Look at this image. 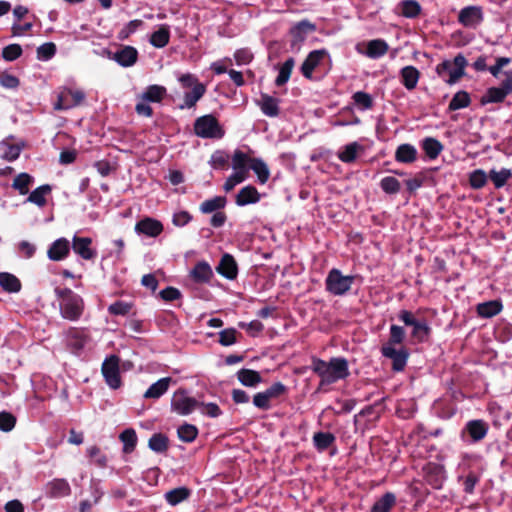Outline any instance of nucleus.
Masks as SVG:
<instances>
[{
  "label": "nucleus",
  "instance_id": "f257e3e1",
  "mask_svg": "<svg viewBox=\"0 0 512 512\" xmlns=\"http://www.w3.org/2000/svg\"><path fill=\"white\" fill-rule=\"evenodd\" d=\"M311 369L320 378V387L333 384L349 376L348 362L343 357H334L329 361L313 358Z\"/></svg>",
  "mask_w": 512,
  "mask_h": 512
},
{
  "label": "nucleus",
  "instance_id": "f03ea898",
  "mask_svg": "<svg viewBox=\"0 0 512 512\" xmlns=\"http://www.w3.org/2000/svg\"><path fill=\"white\" fill-rule=\"evenodd\" d=\"M55 294L59 299V308L62 318L69 321H78L85 308L83 298L69 288H56Z\"/></svg>",
  "mask_w": 512,
  "mask_h": 512
},
{
  "label": "nucleus",
  "instance_id": "7ed1b4c3",
  "mask_svg": "<svg viewBox=\"0 0 512 512\" xmlns=\"http://www.w3.org/2000/svg\"><path fill=\"white\" fill-rule=\"evenodd\" d=\"M466 65V58L462 54H458L453 61L444 60L439 63L435 70L438 76L443 78L447 84L453 85L464 76Z\"/></svg>",
  "mask_w": 512,
  "mask_h": 512
},
{
  "label": "nucleus",
  "instance_id": "20e7f679",
  "mask_svg": "<svg viewBox=\"0 0 512 512\" xmlns=\"http://www.w3.org/2000/svg\"><path fill=\"white\" fill-rule=\"evenodd\" d=\"M194 133L203 139H221L225 130L212 114L198 117L194 122Z\"/></svg>",
  "mask_w": 512,
  "mask_h": 512
},
{
  "label": "nucleus",
  "instance_id": "39448f33",
  "mask_svg": "<svg viewBox=\"0 0 512 512\" xmlns=\"http://www.w3.org/2000/svg\"><path fill=\"white\" fill-rule=\"evenodd\" d=\"M354 282V276H344L340 270L334 268L325 280L326 289L335 296L344 295L348 292Z\"/></svg>",
  "mask_w": 512,
  "mask_h": 512
},
{
  "label": "nucleus",
  "instance_id": "423d86ee",
  "mask_svg": "<svg viewBox=\"0 0 512 512\" xmlns=\"http://www.w3.org/2000/svg\"><path fill=\"white\" fill-rule=\"evenodd\" d=\"M199 407V402L190 397L184 389H178L171 398V410L178 415L186 416Z\"/></svg>",
  "mask_w": 512,
  "mask_h": 512
},
{
  "label": "nucleus",
  "instance_id": "0eeeda50",
  "mask_svg": "<svg viewBox=\"0 0 512 512\" xmlns=\"http://www.w3.org/2000/svg\"><path fill=\"white\" fill-rule=\"evenodd\" d=\"M85 93L80 89L62 88L54 104L55 110H68L79 106L85 100Z\"/></svg>",
  "mask_w": 512,
  "mask_h": 512
},
{
  "label": "nucleus",
  "instance_id": "6e6552de",
  "mask_svg": "<svg viewBox=\"0 0 512 512\" xmlns=\"http://www.w3.org/2000/svg\"><path fill=\"white\" fill-rule=\"evenodd\" d=\"M119 362L120 359L116 355H111L104 360L101 367L106 384L114 390L122 385Z\"/></svg>",
  "mask_w": 512,
  "mask_h": 512
},
{
  "label": "nucleus",
  "instance_id": "1a4fd4ad",
  "mask_svg": "<svg viewBox=\"0 0 512 512\" xmlns=\"http://www.w3.org/2000/svg\"><path fill=\"white\" fill-rule=\"evenodd\" d=\"M92 239L90 237H81L74 235L71 242L73 252L83 260H94L97 256V251L92 247Z\"/></svg>",
  "mask_w": 512,
  "mask_h": 512
},
{
  "label": "nucleus",
  "instance_id": "9d476101",
  "mask_svg": "<svg viewBox=\"0 0 512 512\" xmlns=\"http://www.w3.org/2000/svg\"><path fill=\"white\" fill-rule=\"evenodd\" d=\"M25 147V142L16 140L14 136H8L0 142L1 157L8 161H15Z\"/></svg>",
  "mask_w": 512,
  "mask_h": 512
},
{
  "label": "nucleus",
  "instance_id": "9b49d317",
  "mask_svg": "<svg viewBox=\"0 0 512 512\" xmlns=\"http://www.w3.org/2000/svg\"><path fill=\"white\" fill-rule=\"evenodd\" d=\"M381 353L384 357L392 360L394 371L400 372L405 368L409 353L404 347L396 349L395 347L382 346Z\"/></svg>",
  "mask_w": 512,
  "mask_h": 512
},
{
  "label": "nucleus",
  "instance_id": "f8f14e48",
  "mask_svg": "<svg viewBox=\"0 0 512 512\" xmlns=\"http://www.w3.org/2000/svg\"><path fill=\"white\" fill-rule=\"evenodd\" d=\"M458 21L464 27L476 28L483 21V12L479 6H467L460 10Z\"/></svg>",
  "mask_w": 512,
  "mask_h": 512
},
{
  "label": "nucleus",
  "instance_id": "ddd939ff",
  "mask_svg": "<svg viewBox=\"0 0 512 512\" xmlns=\"http://www.w3.org/2000/svg\"><path fill=\"white\" fill-rule=\"evenodd\" d=\"M109 58L122 67H131L138 60V51L135 47L125 45L114 53H109Z\"/></svg>",
  "mask_w": 512,
  "mask_h": 512
},
{
  "label": "nucleus",
  "instance_id": "4468645a",
  "mask_svg": "<svg viewBox=\"0 0 512 512\" xmlns=\"http://www.w3.org/2000/svg\"><path fill=\"white\" fill-rule=\"evenodd\" d=\"M71 250V243L67 238L61 237L53 241L48 250H47V257L51 261L59 262L65 260Z\"/></svg>",
  "mask_w": 512,
  "mask_h": 512
},
{
  "label": "nucleus",
  "instance_id": "2eb2a0df",
  "mask_svg": "<svg viewBox=\"0 0 512 512\" xmlns=\"http://www.w3.org/2000/svg\"><path fill=\"white\" fill-rule=\"evenodd\" d=\"M163 230L164 227L161 221L152 217H145L135 225V232L137 234H143L152 238L158 237Z\"/></svg>",
  "mask_w": 512,
  "mask_h": 512
},
{
  "label": "nucleus",
  "instance_id": "dca6fc26",
  "mask_svg": "<svg viewBox=\"0 0 512 512\" xmlns=\"http://www.w3.org/2000/svg\"><path fill=\"white\" fill-rule=\"evenodd\" d=\"M71 494L70 484L66 479L55 478L45 485V495L48 498H62Z\"/></svg>",
  "mask_w": 512,
  "mask_h": 512
},
{
  "label": "nucleus",
  "instance_id": "f3484780",
  "mask_svg": "<svg viewBox=\"0 0 512 512\" xmlns=\"http://www.w3.org/2000/svg\"><path fill=\"white\" fill-rule=\"evenodd\" d=\"M389 50L388 43L383 39H373L366 43V49L363 51L357 47L359 53L364 54L368 58L378 59L384 56Z\"/></svg>",
  "mask_w": 512,
  "mask_h": 512
},
{
  "label": "nucleus",
  "instance_id": "a211bd4d",
  "mask_svg": "<svg viewBox=\"0 0 512 512\" xmlns=\"http://www.w3.org/2000/svg\"><path fill=\"white\" fill-rule=\"evenodd\" d=\"M280 100L276 97L262 93L260 98L256 100V105L260 108L262 113L268 117H277L280 113L279 108Z\"/></svg>",
  "mask_w": 512,
  "mask_h": 512
},
{
  "label": "nucleus",
  "instance_id": "6ab92c4d",
  "mask_svg": "<svg viewBox=\"0 0 512 512\" xmlns=\"http://www.w3.org/2000/svg\"><path fill=\"white\" fill-rule=\"evenodd\" d=\"M326 55L327 53L324 50H314L310 52L301 66L303 76L307 79H311L313 71L320 65Z\"/></svg>",
  "mask_w": 512,
  "mask_h": 512
},
{
  "label": "nucleus",
  "instance_id": "aec40b11",
  "mask_svg": "<svg viewBox=\"0 0 512 512\" xmlns=\"http://www.w3.org/2000/svg\"><path fill=\"white\" fill-rule=\"evenodd\" d=\"M260 199L261 196L258 190L252 185H247L239 190L236 195L235 203L237 206H246L249 204H255L259 202Z\"/></svg>",
  "mask_w": 512,
  "mask_h": 512
},
{
  "label": "nucleus",
  "instance_id": "412c9836",
  "mask_svg": "<svg viewBox=\"0 0 512 512\" xmlns=\"http://www.w3.org/2000/svg\"><path fill=\"white\" fill-rule=\"evenodd\" d=\"M66 335L69 346L76 353L81 351L88 341V335L83 329L70 328Z\"/></svg>",
  "mask_w": 512,
  "mask_h": 512
},
{
  "label": "nucleus",
  "instance_id": "4be33fe9",
  "mask_svg": "<svg viewBox=\"0 0 512 512\" xmlns=\"http://www.w3.org/2000/svg\"><path fill=\"white\" fill-rule=\"evenodd\" d=\"M251 160L252 158L243 151L235 150L232 156V169L234 173L245 175L248 178Z\"/></svg>",
  "mask_w": 512,
  "mask_h": 512
},
{
  "label": "nucleus",
  "instance_id": "5701e85b",
  "mask_svg": "<svg viewBox=\"0 0 512 512\" xmlns=\"http://www.w3.org/2000/svg\"><path fill=\"white\" fill-rule=\"evenodd\" d=\"M465 431L472 441L478 442L485 438L488 432V425L483 420H471L465 425Z\"/></svg>",
  "mask_w": 512,
  "mask_h": 512
},
{
  "label": "nucleus",
  "instance_id": "b1692460",
  "mask_svg": "<svg viewBox=\"0 0 512 512\" xmlns=\"http://www.w3.org/2000/svg\"><path fill=\"white\" fill-rule=\"evenodd\" d=\"M401 83L407 90H413L416 88L420 72L414 66H405L400 71Z\"/></svg>",
  "mask_w": 512,
  "mask_h": 512
},
{
  "label": "nucleus",
  "instance_id": "393cba45",
  "mask_svg": "<svg viewBox=\"0 0 512 512\" xmlns=\"http://www.w3.org/2000/svg\"><path fill=\"white\" fill-rule=\"evenodd\" d=\"M172 379L170 377H164L153 383L144 393L146 399H159L169 389Z\"/></svg>",
  "mask_w": 512,
  "mask_h": 512
},
{
  "label": "nucleus",
  "instance_id": "a878e982",
  "mask_svg": "<svg viewBox=\"0 0 512 512\" xmlns=\"http://www.w3.org/2000/svg\"><path fill=\"white\" fill-rule=\"evenodd\" d=\"M217 271L227 279H234L237 276V265L230 254L222 256Z\"/></svg>",
  "mask_w": 512,
  "mask_h": 512
},
{
  "label": "nucleus",
  "instance_id": "bb28decb",
  "mask_svg": "<svg viewBox=\"0 0 512 512\" xmlns=\"http://www.w3.org/2000/svg\"><path fill=\"white\" fill-rule=\"evenodd\" d=\"M417 159V149L411 144H401L395 152V160L399 163H413Z\"/></svg>",
  "mask_w": 512,
  "mask_h": 512
},
{
  "label": "nucleus",
  "instance_id": "cd10ccee",
  "mask_svg": "<svg viewBox=\"0 0 512 512\" xmlns=\"http://www.w3.org/2000/svg\"><path fill=\"white\" fill-rule=\"evenodd\" d=\"M502 303L498 300L483 302L477 305V313L483 318H491L502 310Z\"/></svg>",
  "mask_w": 512,
  "mask_h": 512
},
{
  "label": "nucleus",
  "instance_id": "c85d7f7f",
  "mask_svg": "<svg viewBox=\"0 0 512 512\" xmlns=\"http://www.w3.org/2000/svg\"><path fill=\"white\" fill-rule=\"evenodd\" d=\"M0 286L8 293H17L21 290L20 280L8 272H0Z\"/></svg>",
  "mask_w": 512,
  "mask_h": 512
},
{
  "label": "nucleus",
  "instance_id": "c756f323",
  "mask_svg": "<svg viewBox=\"0 0 512 512\" xmlns=\"http://www.w3.org/2000/svg\"><path fill=\"white\" fill-rule=\"evenodd\" d=\"M396 504V497L391 492H386L371 507L370 512H390Z\"/></svg>",
  "mask_w": 512,
  "mask_h": 512
},
{
  "label": "nucleus",
  "instance_id": "7c9ffc66",
  "mask_svg": "<svg viewBox=\"0 0 512 512\" xmlns=\"http://www.w3.org/2000/svg\"><path fill=\"white\" fill-rule=\"evenodd\" d=\"M227 204L226 197L224 196H215L211 199H207L203 201L199 207L200 211L203 214H210L213 212H218L223 209Z\"/></svg>",
  "mask_w": 512,
  "mask_h": 512
},
{
  "label": "nucleus",
  "instance_id": "2f4dec72",
  "mask_svg": "<svg viewBox=\"0 0 512 512\" xmlns=\"http://www.w3.org/2000/svg\"><path fill=\"white\" fill-rule=\"evenodd\" d=\"M240 383L247 387H255L261 383L262 378L259 372L251 369H241L237 372Z\"/></svg>",
  "mask_w": 512,
  "mask_h": 512
},
{
  "label": "nucleus",
  "instance_id": "473e14b6",
  "mask_svg": "<svg viewBox=\"0 0 512 512\" xmlns=\"http://www.w3.org/2000/svg\"><path fill=\"white\" fill-rule=\"evenodd\" d=\"M206 92V86L196 85L192 88V91L186 92L184 94V103L180 106L181 109L184 108H192L196 105V103L203 97Z\"/></svg>",
  "mask_w": 512,
  "mask_h": 512
},
{
  "label": "nucleus",
  "instance_id": "72a5a7b5",
  "mask_svg": "<svg viewBox=\"0 0 512 512\" xmlns=\"http://www.w3.org/2000/svg\"><path fill=\"white\" fill-rule=\"evenodd\" d=\"M120 441L123 443V452L126 454L132 453L137 445V434L133 428H127L119 435Z\"/></svg>",
  "mask_w": 512,
  "mask_h": 512
},
{
  "label": "nucleus",
  "instance_id": "f704fd0d",
  "mask_svg": "<svg viewBox=\"0 0 512 512\" xmlns=\"http://www.w3.org/2000/svg\"><path fill=\"white\" fill-rule=\"evenodd\" d=\"M191 492L186 487H178L165 493L164 497L167 503L171 506H176L179 503L189 498Z\"/></svg>",
  "mask_w": 512,
  "mask_h": 512
},
{
  "label": "nucleus",
  "instance_id": "c9c22d12",
  "mask_svg": "<svg viewBox=\"0 0 512 512\" xmlns=\"http://www.w3.org/2000/svg\"><path fill=\"white\" fill-rule=\"evenodd\" d=\"M362 150L363 148L358 142H352L338 152V158L344 163H351L356 160L358 153Z\"/></svg>",
  "mask_w": 512,
  "mask_h": 512
},
{
  "label": "nucleus",
  "instance_id": "e433bc0d",
  "mask_svg": "<svg viewBox=\"0 0 512 512\" xmlns=\"http://www.w3.org/2000/svg\"><path fill=\"white\" fill-rule=\"evenodd\" d=\"M166 94L167 90L164 86L150 85L145 89L141 96L144 100H148L149 102L159 103L164 99Z\"/></svg>",
  "mask_w": 512,
  "mask_h": 512
},
{
  "label": "nucleus",
  "instance_id": "4c0bfd02",
  "mask_svg": "<svg viewBox=\"0 0 512 512\" xmlns=\"http://www.w3.org/2000/svg\"><path fill=\"white\" fill-rule=\"evenodd\" d=\"M250 169L257 175L258 181L261 184H265L269 177L270 171L266 163L260 158H252L250 161Z\"/></svg>",
  "mask_w": 512,
  "mask_h": 512
},
{
  "label": "nucleus",
  "instance_id": "58836bf2",
  "mask_svg": "<svg viewBox=\"0 0 512 512\" xmlns=\"http://www.w3.org/2000/svg\"><path fill=\"white\" fill-rule=\"evenodd\" d=\"M508 94L500 87H490L481 98L483 105L488 103H502Z\"/></svg>",
  "mask_w": 512,
  "mask_h": 512
},
{
  "label": "nucleus",
  "instance_id": "ea45409f",
  "mask_svg": "<svg viewBox=\"0 0 512 512\" xmlns=\"http://www.w3.org/2000/svg\"><path fill=\"white\" fill-rule=\"evenodd\" d=\"M422 148L427 157L431 160L436 159L443 150L440 141L432 137H427L422 141Z\"/></svg>",
  "mask_w": 512,
  "mask_h": 512
},
{
  "label": "nucleus",
  "instance_id": "a19ab883",
  "mask_svg": "<svg viewBox=\"0 0 512 512\" xmlns=\"http://www.w3.org/2000/svg\"><path fill=\"white\" fill-rule=\"evenodd\" d=\"M511 177L512 171L508 168H502L499 171L491 169L489 172V178L497 189L505 186Z\"/></svg>",
  "mask_w": 512,
  "mask_h": 512
},
{
  "label": "nucleus",
  "instance_id": "79ce46f5",
  "mask_svg": "<svg viewBox=\"0 0 512 512\" xmlns=\"http://www.w3.org/2000/svg\"><path fill=\"white\" fill-rule=\"evenodd\" d=\"M335 436L329 432H317L313 435V444L318 451H325L335 442Z\"/></svg>",
  "mask_w": 512,
  "mask_h": 512
},
{
  "label": "nucleus",
  "instance_id": "37998d69",
  "mask_svg": "<svg viewBox=\"0 0 512 512\" xmlns=\"http://www.w3.org/2000/svg\"><path fill=\"white\" fill-rule=\"evenodd\" d=\"M170 39V32L167 26H161L157 31L153 32L150 37V43L156 48L165 47Z\"/></svg>",
  "mask_w": 512,
  "mask_h": 512
},
{
  "label": "nucleus",
  "instance_id": "c03bdc74",
  "mask_svg": "<svg viewBox=\"0 0 512 512\" xmlns=\"http://www.w3.org/2000/svg\"><path fill=\"white\" fill-rule=\"evenodd\" d=\"M33 183V177L28 173L18 174L12 183V188L17 190L21 195L29 192V187Z\"/></svg>",
  "mask_w": 512,
  "mask_h": 512
},
{
  "label": "nucleus",
  "instance_id": "a18cd8bd",
  "mask_svg": "<svg viewBox=\"0 0 512 512\" xmlns=\"http://www.w3.org/2000/svg\"><path fill=\"white\" fill-rule=\"evenodd\" d=\"M51 187L49 185H42L33 190L28 196V201L43 207L46 204V196L50 193Z\"/></svg>",
  "mask_w": 512,
  "mask_h": 512
},
{
  "label": "nucleus",
  "instance_id": "49530a36",
  "mask_svg": "<svg viewBox=\"0 0 512 512\" xmlns=\"http://www.w3.org/2000/svg\"><path fill=\"white\" fill-rule=\"evenodd\" d=\"M470 103V95L466 91H458L451 99L448 108L450 111H456L468 107Z\"/></svg>",
  "mask_w": 512,
  "mask_h": 512
},
{
  "label": "nucleus",
  "instance_id": "de8ad7c7",
  "mask_svg": "<svg viewBox=\"0 0 512 512\" xmlns=\"http://www.w3.org/2000/svg\"><path fill=\"white\" fill-rule=\"evenodd\" d=\"M148 446L156 453H163L168 449V438L162 433H155L149 439Z\"/></svg>",
  "mask_w": 512,
  "mask_h": 512
},
{
  "label": "nucleus",
  "instance_id": "09e8293b",
  "mask_svg": "<svg viewBox=\"0 0 512 512\" xmlns=\"http://www.w3.org/2000/svg\"><path fill=\"white\" fill-rule=\"evenodd\" d=\"M294 64H295L294 59L289 58L281 65V67L279 69V74L275 79V84L277 86H282L288 82V80L291 76Z\"/></svg>",
  "mask_w": 512,
  "mask_h": 512
},
{
  "label": "nucleus",
  "instance_id": "8fccbe9b",
  "mask_svg": "<svg viewBox=\"0 0 512 512\" xmlns=\"http://www.w3.org/2000/svg\"><path fill=\"white\" fill-rule=\"evenodd\" d=\"M193 278L199 282H207L212 276V270L206 262H199L191 272Z\"/></svg>",
  "mask_w": 512,
  "mask_h": 512
},
{
  "label": "nucleus",
  "instance_id": "3c124183",
  "mask_svg": "<svg viewBox=\"0 0 512 512\" xmlns=\"http://www.w3.org/2000/svg\"><path fill=\"white\" fill-rule=\"evenodd\" d=\"M399 11L407 18H414L420 13L421 7L415 0H404L399 4Z\"/></svg>",
  "mask_w": 512,
  "mask_h": 512
},
{
  "label": "nucleus",
  "instance_id": "603ef678",
  "mask_svg": "<svg viewBox=\"0 0 512 512\" xmlns=\"http://www.w3.org/2000/svg\"><path fill=\"white\" fill-rule=\"evenodd\" d=\"M177 434L180 440L189 443L196 439L198 435V429L196 426L186 423L178 428Z\"/></svg>",
  "mask_w": 512,
  "mask_h": 512
},
{
  "label": "nucleus",
  "instance_id": "864d4df0",
  "mask_svg": "<svg viewBox=\"0 0 512 512\" xmlns=\"http://www.w3.org/2000/svg\"><path fill=\"white\" fill-rule=\"evenodd\" d=\"M354 104L361 110H369L373 107V99L370 94L357 91L352 96Z\"/></svg>",
  "mask_w": 512,
  "mask_h": 512
},
{
  "label": "nucleus",
  "instance_id": "5fc2aeb1",
  "mask_svg": "<svg viewBox=\"0 0 512 512\" xmlns=\"http://www.w3.org/2000/svg\"><path fill=\"white\" fill-rule=\"evenodd\" d=\"M487 183V174L482 169H476L469 175V184L473 189H481Z\"/></svg>",
  "mask_w": 512,
  "mask_h": 512
},
{
  "label": "nucleus",
  "instance_id": "6e6d98bb",
  "mask_svg": "<svg viewBox=\"0 0 512 512\" xmlns=\"http://www.w3.org/2000/svg\"><path fill=\"white\" fill-rule=\"evenodd\" d=\"M404 338L405 330L403 327L398 325H391L389 340L383 346L394 347L396 344H401L404 341Z\"/></svg>",
  "mask_w": 512,
  "mask_h": 512
},
{
  "label": "nucleus",
  "instance_id": "4d7b16f0",
  "mask_svg": "<svg viewBox=\"0 0 512 512\" xmlns=\"http://www.w3.org/2000/svg\"><path fill=\"white\" fill-rule=\"evenodd\" d=\"M132 304L125 301H116L108 307V312L115 316H126L130 313Z\"/></svg>",
  "mask_w": 512,
  "mask_h": 512
},
{
  "label": "nucleus",
  "instance_id": "13d9d810",
  "mask_svg": "<svg viewBox=\"0 0 512 512\" xmlns=\"http://www.w3.org/2000/svg\"><path fill=\"white\" fill-rule=\"evenodd\" d=\"M381 189L388 194H396L400 191V182L392 176L384 177L380 182Z\"/></svg>",
  "mask_w": 512,
  "mask_h": 512
},
{
  "label": "nucleus",
  "instance_id": "bf43d9fd",
  "mask_svg": "<svg viewBox=\"0 0 512 512\" xmlns=\"http://www.w3.org/2000/svg\"><path fill=\"white\" fill-rule=\"evenodd\" d=\"M56 53V45L52 42H47L37 48V58L41 61L50 60Z\"/></svg>",
  "mask_w": 512,
  "mask_h": 512
},
{
  "label": "nucleus",
  "instance_id": "052dcab7",
  "mask_svg": "<svg viewBox=\"0 0 512 512\" xmlns=\"http://www.w3.org/2000/svg\"><path fill=\"white\" fill-rule=\"evenodd\" d=\"M253 58L254 55L248 48L238 49L234 53V60L238 66L248 65L252 62Z\"/></svg>",
  "mask_w": 512,
  "mask_h": 512
},
{
  "label": "nucleus",
  "instance_id": "680f3d73",
  "mask_svg": "<svg viewBox=\"0 0 512 512\" xmlns=\"http://www.w3.org/2000/svg\"><path fill=\"white\" fill-rule=\"evenodd\" d=\"M16 425V417L6 411L0 412V430L10 432Z\"/></svg>",
  "mask_w": 512,
  "mask_h": 512
},
{
  "label": "nucleus",
  "instance_id": "e2e57ef3",
  "mask_svg": "<svg viewBox=\"0 0 512 512\" xmlns=\"http://www.w3.org/2000/svg\"><path fill=\"white\" fill-rule=\"evenodd\" d=\"M287 392V387L281 382H275L270 387H268L264 393L267 395L268 399L271 401L273 399H277L280 396L284 395Z\"/></svg>",
  "mask_w": 512,
  "mask_h": 512
},
{
  "label": "nucleus",
  "instance_id": "0e129e2a",
  "mask_svg": "<svg viewBox=\"0 0 512 512\" xmlns=\"http://www.w3.org/2000/svg\"><path fill=\"white\" fill-rule=\"evenodd\" d=\"M237 331L234 328L224 329L219 333V343L223 346H230L236 343Z\"/></svg>",
  "mask_w": 512,
  "mask_h": 512
},
{
  "label": "nucleus",
  "instance_id": "69168bd1",
  "mask_svg": "<svg viewBox=\"0 0 512 512\" xmlns=\"http://www.w3.org/2000/svg\"><path fill=\"white\" fill-rule=\"evenodd\" d=\"M87 454L99 467H105L107 465V457L101 453L99 447L91 446L87 448Z\"/></svg>",
  "mask_w": 512,
  "mask_h": 512
},
{
  "label": "nucleus",
  "instance_id": "338daca9",
  "mask_svg": "<svg viewBox=\"0 0 512 512\" xmlns=\"http://www.w3.org/2000/svg\"><path fill=\"white\" fill-rule=\"evenodd\" d=\"M22 54V48L18 44H10L2 51V56L7 61H14Z\"/></svg>",
  "mask_w": 512,
  "mask_h": 512
},
{
  "label": "nucleus",
  "instance_id": "774afa93",
  "mask_svg": "<svg viewBox=\"0 0 512 512\" xmlns=\"http://www.w3.org/2000/svg\"><path fill=\"white\" fill-rule=\"evenodd\" d=\"M413 326L412 336L416 337L419 341H424L429 335L430 328L425 322L415 321Z\"/></svg>",
  "mask_w": 512,
  "mask_h": 512
}]
</instances>
